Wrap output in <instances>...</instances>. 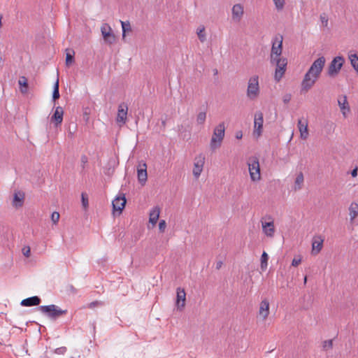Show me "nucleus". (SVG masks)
<instances>
[{
    "label": "nucleus",
    "mask_w": 358,
    "mask_h": 358,
    "mask_svg": "<svg viewBox=\"0 0 358 358\" xmlns=\"http://www.w3.org/2000/svg\"><path fill=\"white\" fill-rule=\"evenodd\" d=\"M325 62L323 56L313 62L301 82V92H308L315 85L322 71Z\"/></svg>",
    "instance_id": "1"
},
{
    "label": "nucleus",
    "mask_w": 358,
    "mask_h": 358,
    "mask_svg": "<svg viewBox=\"0 0 358 358\" xmlns=\"http://www.w3.org/2000/svg\"><path fill=\"white\" fill-rule=\"evenodd\" d=\"M224 122H221L214 129L213 134L210 143L211 150H215L220 147L224 137Z\"/></svg>",
    "instance_id": "2"
},
{
    "label": "nucleus",
    "mask_w": 358,
    "mask_h": 358,
    "mask_svg": "<svg viewBox=\"0 0 358 358\" xmlns=\"http://www.w3.org/2000/svg\"><path fill=\"white\" fill-rule=\"evenodd\" d=\"M39 310L51 320H57L67 313V310H62L56 305L41 306Z\"/></svg>",
    "instance_id": "3"
},
{
    "label": "nucleus",
    "mask_w": 358,
    "mask_h": 358,
    "mask_svg": "<svg viewBox=\"0 0 358 358\" xmlns=\"http://www.w3.org/2000/svg\"><path fill=\"white\" fill-rule=\"evenodd\" d=\"M273 65H275L274 78L276 81H280L286 71L287 60L286 58L280 57L273 59H270Z\"/></svg>",
    "instance_id": "4"
},
{
    "label": "nucleus",
    "mask_w": 358,
    "mask_h": 358,
    "mask_svg": "<svg viewBox=\"0 0 358 358\" xmlns=\"http://www.w3.org/2000/svg\"><path fill=\"white\" fill-rule=\"evenodd\" d=\"M248 166L251 180L256 182L260 180V167L259 159L257 157H251L248 160Z\"/></svg>",
    "instance_id": "5"
},
{
    "label": "nucleus",
    "mask_w": 358,
    "mask_h": 358,
    "mask_svg": "<svg viewBox=\"0 0 358 358\" xmlns=\"http://www.w3.org/2000/svg\"><path fill=\"white\" fill-rule=\"evenodd\" d=\"M259 94V77L257 76H253L250 78L248 80V85L247 88V96L254 100Z\"/></svg>",
    "instance_id": "6"
},
{
    "label": "nucleus",
    "mask_w": 358,
    "mask_h": 358,
    "mask_svg": "<svg viewBox=\"0 0 358 358\" xmlns=\"http://www.w3.org/2000/svg\"><path fill=\"white\" fill-rule=\"evenodd\" d=\"M345 62V59L342 56H337L334 57L331 62L330 64L328 66L327 74L330 77L336 76L340 72L343 64Z\"/></svg>",
    "instance_id": "7"
},
{
    "label": "nucleus",
    "mask_w": 358,
    "mask_h": 358,
    "mask_svg": "<svg viewBox=\"0 0 358 358\" xmlns=\"http://www.w3.org/2000/svg\"><path fill=\"white\" fill-rule=\"evenodd\" d=\"M101 32L106 43L111 45L115 42V36L108 24L104 23L101 25Z\"/></svg>",
    "instance_id": "8"
},
{
    "label": "nucleus",
    "mask_w": 358,
    "mask_h": 358,
    "mask_svg": "<svg viewBox=\"0 0 358 358\" xmlns=\"http://www.w3.org/2000/svg\"><path fill=\"white\" fill-rule=\"evenodd\" d=\"M282 50V36L280 38L275 37L273 41L270 59H273L277 57H280Z\"/></svg>",
    "instance_id": "9"
},
{
    "label": "nucleus",
    "mask_w": 358,
    "mask_h": 358,
    "mask_svg": "<svg viewBox=\"0 0 358 358\" xmlns=\"http://www.w3.org/2000/svg\"><path fill=\"white\" fill-rule=\"evenodd\" d=\"M264 123L263 113L261 111H257L255 114L254 120V132L253 134L257 137H259L262 133Z\"/></svg>",
    "instance_id": "10"
},
{
    "label": "nucleus",
    "mask_w": 358,
    "mask_h": 358,
    "mask_svg": "<svg viewBox=\"0 0 358 358\" xmlns=\"http://www.w3.org/2000/svg\"><path fill=\"white\" fill-rule=\"evenodd\" d=\"M127 200L124 194H120L113 201L112 206L114 211H118L120 214L124 209Z\"/></svg>",
    "instance_id": "11"
},
{
    "label": "nucleus",
    "mask_w": 358,
    "mask_h": 358,
    "mask_svg": "<svg viewBox=\"0 0 358 358\" xmlns=\"http://www.w3.org/2000/svg\"><path fill=\"white\" fill-rule=\"evenodd\" d=\"M128 106L126 103H122L118 106L116 121L120 125L124 124L127 120Z\"/></svg>",
    "instance_id": "12"
},
{
    "label": "nucleus",
    "mask_w": 358,
    "mask_h": 358,
    "mask_svg": "<svg viewBox=\"0 0 358 358\" xmlns=\"http://www.w3.org/2000/svg\"><path fill=\"white\" fill-rule=\"evenodd\" d=\"M138 180L142 185H145L148 179L147 165L144 162H140L137 166Z\"/></svg>",
    "instance_id": "13"
},
{
    "label": "nucleus",
    "mask_w": 358,
    "mask_h": 358,
    "mask_svg": "<svg viewBox=\"0 0 358 358\" xmlns=\"http://www.w3.org/2000/svg\"><path fill=\"white\" fill-rule=\"evenodd\" d=\"M262 231L268 238H273L275 235V228L273 220L269 222L261 220Z\"/></svg>",
    "instance_id": "14"
},
{
    "label": "nucleus",
    "mask_w": 358,
    "mask_h": 358,
    "mask_svg": "<svg viewBox=\"0 0 358 358\" xmlns=\"http://www.w3.org/2000/svg\"><path fill=\"white\" fill-rule=\"evenodd\" d=\"M231 13L232 20L236 22H240L244 13V8L243 5L241 3H236L234 5L231 9Z\"/></svg>",
    "instance_id": "15"
},
{
    "label": "nucleus",
    "mask_w": 358,
    "mask_h": 358,
    "mask_svg": "<svg viewBox=\"0 0 358 358\" xmlns=\"http://www.w3.org/2000/svg\"><path fill=\"white\" fill-rule=\"evenodd\" d=\"M338 104L344 117H346L347 113L350 112V106L345 95L339 96L338 98Z\"/></svg>",
    "instance_id": "16"
},
{
    "label": "nucleus",
    "mask_w": 358,
    "mask_h": 358,
    "mask_svg": "<svg viewBox=\"0 0 358 358\" xmlns=\"http://www.w3.org/2000/svg\"><path fill=\"white\" fill-rule=\"evenodd\" d=\"M204 164V157L202 156H199V157H196L195 159V162L194 164V169H193V175L196 178H198L202 171H203V166Z\"/></svg>",
    "instance_id": "17"
},
{
    "label": "nucleus",
    "mask_w": 358,
    "mask_h": 358,
    "mask_svg": "<svg viewBox=\"0 0 358 358\" xmlns=\"http://www.w3.org/2000/svg\"><path fill=\"white\" fill-rule=\"evenodd\" d=\"M186 301V294L184 289L178 287L177 289L176 296V306L178 309H182L185 307Z\"/></svg>",
    "instance_id": "18"
},
{
    "label": "nucleus",
    "mask_w": 358,
    "mask_h": 358,
    "mask_svg": "<svg viewBox=\"0 0 358 358\" xmlns=\"http://www.w3.org/2000/svg\"><path fill=\"white\" fill-rule=\"evenodd\" d=\"M269 315V302L267 299L262 301L259 305V316L265 320Z\"/></svg>",
    "instance_id": "19"
},
{
    "label": "nucleus",
    "mask_w": 358,
    "mask_h": 358,
    "mask_svg": "<svg viewBox=\"0 0 358 358\" xmlns=\"http://www.w3.org/2000/svg\"><path fill=\"white\" fill-rule=\"evenodd\" d=\"M64 110L62 107L57 106L55 108V113L51 117V120L55 122V125L57 126L62 122L63 120Z\"/></svg>",
    "instance_id": "20"
},
{
    "label": "nucleus",
    "mask_w": 358,
    "mask_h": 358,
    "mask_svg": "<svg viewBox=\"0 0 358 358\" xmlns=\"http://www.w3.org/2000/svg\"><path fill=\"white\" fill-rule=\"evenodd\" d=\"M24 194L22 192H17L14 194L13 206L15 208H19L23 206Z\"/></svg>",
    "instance_id": "21"
},
{
    "label": "nucleus",
    "mask_w": 358,
    "mask_h": 358,
    "mask_svg": "<svg viewBox=\"0 0 358 358\" xmlns=\"http://www.w3.org/2000/svg\"><path fill=\"white\" fill-rule=\"evenodd\" d=\"M40 303H41V299L37 296H31V297H29L25 299H23L21 301L20 304L22 306L29 307V306H38L40 304Z\"/></svg>",
    "instance_id": "22"
},
{
    "label": "nucleus",
    "mask_w": 358,
    "mask_h": 358,
    "mask_svg": "<svg viewBox=\"0 0 358 358\" xmlns=\"http://www.w3.org/2000/svg\"><path fill=\"white\" fill-rule=\"evenodd\" d=\"M160 213V208L158 206H155L150 212L149 214V222L155 225L156 224Z\"/></svg>",
    "instance_id": "23"
},
{
    "label": "nucleus",
    "mask_w": 358,
    "mask_h": 358,
    "mask_svg": "<svg viewBox=\"0 0 358 358\" xmlns=\"http://www.w3.org/2000/svg\"><path fill=\"white\" fill-rule=\"evenodd\" d=\"M324 240L321 237H316L314 238L313 243H312V252L317 254L322 248V244H323Z\"/></svg>",
    "instance_id": "24"
},
{
    "label": "nucleus",
    "mask_w": 358,
    "mask_h": 358,
    "mask_svg": "<svg viewBox=\"0 0 358 358\" xmlns=\"http://www.w3.org/2000/svg\"><path fill=\"white\" fill-rule=\"evenodd\" d=\"M349 215L351 222H353L355 219L358 215V203L352 202L349 207Z\"/></svg>",
    "instance_id": "25"
},
{
    "label": "nucleus",
    "mask_w": 358,
    "mask_h": 358,
    "mask_svg": "<svg viewBox=\"0 0 358 358\" xmlns=\"http://www.w3.org/2000/svg\"><path fill=\"white\" fill-rule=\"evenodd\" d=\"M303 180H304L303 174L302 172H300L297 175V176L295 179V181H294V189L295 191L299 190L302 188V186L303 184Z\"/></svg>",
    "instance_id": "26"
},
{
    "label": "nucleus",
    "mask_w": 358,
    "mask_h": 358,
    "mask_svg": "<svg viewBox=\"0 0 358 358\" xmlns=\"http://www.w3.org/2000/svg\"><path fill=\"white\" fill-rule=\"evenodd\" d=\"M20 85V90L22 94H26L28 92V82L24 76L20 78L18 81Z\"/></svg>",
    "instance_id": "27"
},
{
    "label": "nucleus",
    "mask_w": 358,
    "mask_h": 358,
    "mask_svg": "<svg viewBox=\"0 0 358 358\" xmlns=\"http://www.w3.org/2000/svg\"><path fill=\"white\" fill-rule=\"evenodd\" d=\"M197 36L199 39L201 43H203L206 40V35L205 33V27L204 26H200L196 31Z\"/></svg>",
    "instance_id": "28"
},
{
    "label": "nucleus",
    "mask_w": 358,
    "mask_h": 358,
    "mask_svg": "<svg viewBox=\"0 0 358 358\" xmlns=\"http://www.w3.org/2000/svg\"><path fill=\"white\" fill-rule=\"evenodd\" d=\"M349 59L352 67L358 72V56L356 54H350Z\"/></svg>",
    "instance_id": "29"
},
{
    "label": "nucleus",
    "mask_w": 358,
    "mask_h": 358,
    "mask_svg": "<svg viewBox=\"0 0 358 358\" xmlns=\"http://www.w3.org/2000/svg\"><path fill=\"white\" fill-rule=\"evenodd\" d=\"M59 96L60 95L59 91V79L57 78L53 87L52 99L53 100L55 101L56 99H58Z\"/></svg>",
    "instance_id": "30"
},
{
    "label": "nucleus",
    "mask_w": 358,
    "mask_h": 358,
    "mask_svg": "<svg viewBox=\"0 0 358 358\" xmlns=\"http://www.w3.org/2000/svg\"><path fill=\"white\" fill-rule=\"evenodd\" d=\"M206 119V112L201 111L196 115V122L198 124H203Z\"/></svg>",
    "instance_id": "31"
},
{
    "label": "nucleus",
    "mask_w": 358,
    "mask_h": 358,
    "mask_svg": "<svg viewBox=\"0 0 358 358\" xmlns=\"http://www.w3.org/2000/svg\"><path fill=\"white\" fill-rule=\"evenodd\" d=\"M122 29V38H124L126 32L131 30L129 22L121 21Z\"/></svg>",
    "instance_id": "32"
},
{
    "label": "nucleus",
    "mask_w": 358,
    "mask_h": 358,
    "mask_svg": "<svg viewBox=\"0 0 358 358\" xmlns=\"http://www.w3.org/2000/svg\"><path fill=\"white\" fill-rule=\"evenodd\" d=\"M268 256L266 252H263L261 257V268L265 269L268 266Z\"/></svg>",
    "instance_id": "33"
},
{
    "label": "nucleus",
    "mask_w": 358,
    "mask_h": 358,
    "mask_svg": "<svg viewBox=\"0 0 358 358\" xmlns=\"http://www.w3.org/2000/svg\"><path fill=\"white\" fill-rule=\"evenodd\" d=\"M81 201L82 206L84 209H87L89 206L88 196L86 193L83 192L81 194Z\"/></svg>",
    "instance_id": "34"
},
{
    "label": "nucleus",
    "mask_w": 358,
    "mask_h": 358,
    "mask_svg": "<svg viewBox=\"0 0 358 358\" xmlns=\"http://www.w3.org/2000/svg\"><path fill=\"white\" fill-rule=\"evenodd\" d=\"M298 128L299 131L308 130V122L307 120L303 121L302 120H299L298 121Z\"/></svg>",
    "instance_id": "35"
},
{
    "label": "nucleus",
    "mask_w": 358,
    "mask_h": 358,
    "mask_svg": "<svg viewBox=\"0 0 358 358\" xmlns=\"http://www.w3.org/2000/svg\"><path fill=\"white\" fill-rule=\"evenodd\" d=\"M278 10H282L285 6V0H273Z\"/></svg>",
    "instance_id": "36"
},
{
    "label": "nucleus",
    "mask_w": 358,
    "mask_h": 358,
    "mask_svg": "<svg viewBox=\"0 0 358 358\" xmlns=\"http://www.w3.org/2000/svg\"><path fill=\"white\" fill-rule=\"evenodd\" d=\"M333 347V341L332 340H327L324 341L323 342L322 348L324 350H328L329 349H331Z\"/></svg>",
    "instance_id": "37"
},
{
    "label": "nucleus",
    "mask_w": 358,
    "mask_h": 358,
    "mask_svg": "<svg viewBox=\"0 0 358 358\" xmlns=\"http://www.w3.org/2000/svg\"><path fill=\"white\" fill-rule=\"evenodd\" d=\"M59 219V213L57 212H53L51 215V220L54 224L58 222Z\"/></svg>",
    "instance_id": "38"
},
{
    "label": "nucleus",
    "mask_w": 358,
    "mask_h": 358,
    "mask_svg": "<svg viewBox=\"0 0 358 358\" xmlns=\"http://www.w3.org/2000/svg\"><path fill=\"white\" fill-rule=\"evenodd\" d=\"M73 60H74L73 55H71L69 52L66 53V65H69L71 63H73Z\"/></svg>",
    "instance_id": "39"
},
{
    "label": "nucleus",
    "mask_w": 358,
    "mask_h": 358,
    "mask_svg": "<svg viewBox=\"0 0 358 358\" xmlns=\"http://www.w3.org/2000/svg\"><path fill=\"white\" fill-rule=\"evenodd\" d=\"M166 227V223L165 220H161L159 223V230L160 232H164L165 231V229Z\"/></svg>",
    "instance_id": "40"
},
{
    "label": "nucleus",
    "mask_w": 358,
    "mask_h": 358,
    "mask_svg": "<svg viewBox=\"0 0 358 358\" xmlns=\"http://www.w3.org/2000/svg\"><path fill=\"white\" fill-rule=\"evenodd\" d=\"M22 254L26 257H29L30 256L31 249L29 246H24L22 250Z\"/></svg>",
    "instance_id": "41"
},
{
    "label": "nucleus",
    "mask_w": 358,
    "mask_h": 358,
    "mask_svg": "<svg viewBox=\"0 0 358 358\" xmlns=\"http://www.w3.org/2000/svg\"><path fill=\"white\" fill-rule=\"evenodd\" d=\"M66 347H60L55 349V352L58 355H64L66 352Z\"/></svg>",
    "instance_id": "42"
},
{
    "label": "nucleus",
    "mask_w": 358,
    "mask_h": 358,
    "mask_svg": "<svg viewBox=\"0 0 358 358\" xmlns=\"http://www.w3.org/2000/svg\"><path fill=\"white\" fill-rule=\"evenodd\" d=\"M102 304H103L102 302L98 301H93V302H91L90 303H89L88 304V308H94V307H96L97 306H101Z\"/></svg>",
    "instance_id": "43"
},
{
    "label": "nucleus",
    "mask_w": 358,
    "mask_h": 358,
    "mask_svg": "<svg viewBox=\"0 0 358 358\" xmlns=\"http://www.w3.org/2000/svg\"><path fill=\"white\" fill-rule=\"evenodd\" d=\"M291 94H286L283 96L282 97V101L285 103H287L290 101L291 100Z\"/></svg>",
    "instance_id": "44"
},
{
    "label": "nucleus",
    "mask_w": 358,
    "mask_h": 358,
    "mask_svg": "<svg viewBox=\"0 0 358 358\" xmlns=\"http://www.w3.org/2000/svg\"><path fill=\"white\" fill-rule=\"evenodd\" d=\"M300 136L302 139H306L308 136V130H305V131H300Z\"/></svg>",
    "instance_id": "45"
},
{
    "label": "nucleus",
    "mask_w": 358,
    "mask_h": 358,
    "mask_svg": "<svg viewBox=\"0 0 358 358\" xmlns=\"http://www.w3.org/2000/svg\"><path fill=\"white\" fill-rule=\"evenodd\" d=\"M301 262V258L296 259L294 258L292 262V266H297Z\"/></svg>",
    "instance_id": "46"
},
{
    "label": "nucleus",
    "mask_w": 358,
    "mask_h": 358,
    "mask_svg": "<svg viewBox=\"0 0 358 358\" xmlns=\"http://www.w3.org/2000/svg\"><path fill=\"white\" fill-rule=\"evenodd\" d=\"M320 19H321L322 24L324 27H327V24H328V19L326 17L323 16V15H320Z\"/></svg>",
    "instance_id": "47"
},
{
    "label": "nucleus",
    "mask_w": 358,
    "mask_h": 358,
    "mask_svg": "<svg viewBox=\"0 0 358 358\" xmlns=\"http://www.w3.org/2000/svg\"><path fill=\"white\" fill-rule=\"evenodd\" d=\"M242 137H243L242 131H237L236 134V138L237 139H241V138H242Z\"/></svg>",
    "instance_id": "48"
},
{
    "label": "nucleus",
    "mask_w": 358,
    "mask_h": 358,
    "mask_svg": "<svg viewBox=\"0 0 358 358\" xmlns=\"http://www.w3.org/2000/svg\"><path fill=\"white\" fill-rule=\"evenodd\" d=\"M223 263L222 261H218L216 262V269L219 270L222 266Z\"/></svg>",
    "instance_id": "49"
},
{
    "label": "nucleus",
    "mask_w": 358,
    "mask_h": 358,
    "mask_svg": "<svg viewBox=\"0 0 358 358\" xmlns=\"http://www.w3.org/2000/svg\"><path fill=\"white\" fill-rule=\"evenodd\" d=\"M351 175L352 177H355L357 176V168H355L352 171H351Z\"/></svg>",
    "instance_id": "50"
},
{
    "label": "nucleus",
    "mask_w": 358,
    "mask_h": 358,
    "mask_svg": "<svg viewBox=\"0 0 358 358\" xmlns=\"http://www.w3.org/2000/svg\"><path fill=\"white\" fill-rule=\"evenodd\" d=\"M81 161L83 164L86 163L87 162V158L85 156H83L81 157Z\"/></svg>",
    "instance_id": "51"
},
{
    "label": "nucleus",
    "mask_w": 358,
    "mask_h": 358,
    "mask_svg": "<svg viewBox=\"0 0 358 358\" xmlns=\"http://www.w3.org/2000/svg\"><path fill=\"white\" fill-rule=\"evenodd\" d=\"M306 282H307V276H305V277H304V280H303V282H304V284H306Z\"/></svg>",
    "instance_id": "52"
},
{
    "label": "nucleus",
    "mask_w": 358,
    "mask_h": 358,
    "mask_svg": "<svg viewBox=\"0 0 358 358\" xmlns=\"http://www.w3.org/2000/svg\"><path fill=\"white\" fill-rule=\"evenodd\" d=\"M214 73H215V74H217V69H215V70Z\"/></svg>",
    "instance_id": "53"
},
{
    "label": "nucleus",
    "mask_w": 358,
    "mask_h": 358,
    "mask_svg": "<svg viewBox=\"0 0 358 358\" xmlns=\"http://www.w3.org/2000/svg\"><path fill=\"white\" fill-rule=\"evenodd\" d=\"M71 290H73V287L72 285L71 286Z\"/></svg>",
    "instance_id": "54"
},
{
    "label": "nucleus",
    "mask_w": 358,
    "mask_h": 358,
    "mask_svg": "<svg viewBox=\"0 0 358 358\" xmlns=\"http://www.w3.org/2000/svg\"><path fill=\"white\" fill-rule=\"evenodd\" d=\"M71 290H73V287L72 285L71 286Z\"/></svg>",
    "instance_id": "55"
},
{
    "label": "nucleus",
    "mask_w": 358,
    "mask_h": 358,
    "mask_svg": "<svg viewBox=\"0 0 358 358\" xmlns=\"http://www.w3.org/2000/svg\"><path fill=\"white\" fill-rule=\"evenodd\" d=\"M71 358H74V357H71Z\"/></svg>",
    "instance_id": "56"
}]
</instances>
